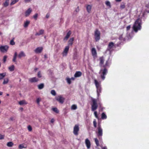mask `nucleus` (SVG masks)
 <instances>
[{
    "label": "nucleus",
    "mask_w": 149,
    "mask_h": 149,
    "mask_svg": "<svg viewBox=\"0 0 149 149\" xmlns=\"http://www.w3.org/2000/svg\"><path fill=\"white\" fill-rule=\"evenodd\" d=\"M28 130L29 131H31L32 130V127L30 125H29L28 126Z\"/></svg>",
    "instance_id": "52"
},
{
    "label": "nucleus",
    "mask_w": 149,
    "mask_h": 149,
    "mask_svg": "<svg viewBox=\"0 0 149 149\" xmlns=\"http://www.w3.org/2000/svg\"><path fill=\"white\" fill-rule=\"evenodd\" d=\"M17 52H15V54H14V56L17 57Z\"/></svg>",
    "instance_id": "58"
},
{
    "label": "nucleus",
    "mask_w": 149,
    "mask_h": 149,
    "mask_svg": "<svg viewBox=\"0 0 149 149\" xmlns=\"http://www.w3.org/2000/svg\"><path fill=\"white\" fill-rule=\"evenodd\" d=\"M94 140H95V142L97 146H98L99 145V142L98 140L97 139V138H95L94 139Z\"/></svg>",
    "instance_id": "35"
},
{
    "label": "nucleus",
    "mask_w": 149,
    "mask_h": 149,
    "mask_svg": "<svg viewBox=\"0 0 149 149\" xmlns=\"http://www.w3.org/2000/svg\"><path fill=\"white\" fill-rule=\"evenodd\" d=\"M8 79L7 78H6L4 79L3 81V84H7L8 82Z\"/></svg>",
    "instance_id": "33"
},
{
    "label": "nucleus",
    "mask_w": 149,
    "mask_h": 149,
    "mask_svg": "<svg viewBox=\"0 0 149 149\" xmlns=\"http://www.w3.org/2000/svg\"><path fill=\"white\" fill-rule=\"evenodd\" d=\"M76 11L77 12H78L79 11V7H77V8H76Z\"/></svg>",
    "instance_id": "56"
},
{
    "label": "nucleus",
    "mask_w": 149,
    "mask_h": 149,
    "mask_svg": "<svg viewBox=\"0 0 149 149\" xmlns=\"http://www.w3.org/2000/svg\"><path fill=\"white\" fill-rule=\"evenodd\" d=\"M42 49L43 48L42 47H39L36 48L34 51L36 53H39L41 52Z\"/></svg>",
    "instance_id": "15"
},
{
    "label": "nucleus",
    "mask_w": 149,
    "mask_h": 149,
    "mask_svg": "<svg viewBox=\"0 0 149 149\" xmlns=\"http://www.w3.org/2000/svg\"><path fill=\"white\" fill-rule=\"evenodd\" d=\"M44 32V30L43 29H41L40 30L39 32L36 33L35 34L36 36L38 35L39 36L41 35Z\"/></svg>",
    "instance_id": "22"
},
{
    "label": "nucleus",
    "mask_w": 149,
    "mask_h": 149,
    "mask_svg": "<svg viewBox=\"0 0 149 149\" xmlns=\"http://www.w3.org/2000/svg\"><path fill=\"white\" fill-rule=\"evenodd\" d=\"M97 93L98 96L100 95V93H101L102 90L101 87L97 88Z\"/></svg>",
    "instance_id": "26"
},
{
    "label": "nucleus",
    "mask_w": 149,
    "mask_h": 149,
    "mask_svg": "<svg viewBox=\"0 0 149 149\" xmlns=\"http://www.w3.org/2000/svg\"><path fill=\"white\" fill-rule=\"evenodd\" d=\"M19 148L20 149H22L23 148H25L26 147L24 146V145L23 144H22L19 145Z\"/></svg>",
    "instance_id": "41"
},
{
    "label": "nucleus",
    "mask_w": 149,
    "mask_h": 149,
    "mask_svg": "<svg viewBox=\"0 0 149 149\" xmlns=\"http://www.w3.org/2000/svg\"><path fill=\"white\" fill-rule=\"evenodd\" d=\"M91 6L90 5H88L86 6V10L89 13H90L91 10Z\"/></svg>",
    "instance_id": "25"
},
{
    "label": "nucleus",
    "mask_w": 149,
    "mask_h": 149,
    "mask_svg": "<svg viewBox=\"0 0 149 149\" xmlns=\"http://www.w3.org/2000/svg\"><path fill=\"white\" fill-rule=\"evenodd\" d=\"M38 88L39 89H42L44 87V84L43 83H41L38 85Z\"/></svg>",
    "instance_id": "21"
},
{
    "label": "nucleus",
    "mask_w": 149,
    "mask_h": 149,
    "mask_svg": "<svg viewBox=\"0 0 149 149\" xmlns=\"http://www.w3.org/2000/svg\"><path fill=\"white\" fill-rule=\"evenodd\" d=\"M67 81L68 84H70L71 83L70 79L69 78H67L66 79Z\"/></svg>",
    "instance_id": "50"
},
{
    "label": "nucleus",
    "mask_w": 149,
    "mask_h": 149,
    "mask_svg": "<svg viewBox=\"0 0 149 149\" xmlns=\"http://www.w3.org/2000/svg\"><path fill=\"white\" fill-rule=\"evenodd\" d=\"M49 16V15L48 14H47L46 16V17L47 18H48Z\"/></svg>",
    "instance_id": "57"
},
{
    "label": "nucleus",
    "mask_w": 149,
    "mask_h": 149,
    "mask_svg": "<svg viewBox=\"0 0 149 149\" xmlns=\"http://www.w3.org/2000/svg\"><path fill=\"white\" fill-rule=\"evenodd\" d=\"M93 125L95 127H96L97 126V123L95 120H94L93 121Z\"/></svg>",
    "instance_id": "45"
},
{
    "label": "nucleus",
    "mask_w": 149,
    "mask_h": 149,
    "mask_svg": "<svg viewBox=\"0 0 149 149\" xmlns=\"http://www.w3.org/2000/svg\"><path fill=\"white\" fill-rule=\"evenodd\" d=\"M108 72V70L107 68H104L103 69H101L99 72V73L100 74L101 77L102 79L104 80L105 79V76L107 74Z\"/></svg>",
    "instance_id": "2"
},
{
    "label": "nucleus",
    "mask_w": 149,
    "mask_h": 149,
    "mask_svg": "<svg viewBox=\"0 0 149 149\" xmlns=\"http://www.w3.org/2000/svg\"><path fill=\"white\" fill-rule=\"evenodd\" d=\"M100 31L97 29H96L94 32V36L95 40L96 42L98 41L100 39Z\"/></svg>",
    "instance_id": "3"
},
{
    "label": "nucleus",
    "mask_w": 149,
    "mask_h": 149,
    "mask_svg": "<svg viewBox=\"0 0 149 149\" xmlns=\"http://www.w3.org/2000/svg\"><path fill=\"white\" fill-rule=\"evenodd\" d=\"M114 46V43L113 42H110L108 45L107 51H109L110 52L112 51V49Z\"/></svg>",
    "instance_id": "8"
},
{
    "label": "nucleus",
    "mask_w": 149,
    "mask_h": 149,
    "mask_svg": "<svg viewBox=\"0 0 149 149\" xmlns=\"http://www.w3.org/2000/svg\"><path fill=\"white\" fill-rule=\"evenodd\" d=\"M130 28H131L130 25H129L128 26H127L126 27L127 31H128L130 30Z\"/></svg>",
    "instance_id": "53"
},
{
    "label": "nucleus",
    "mask_w": 149,
    "mask_h": 149,
    "mask_svg": "<svg viewBox=\"0 0 149 149\" xmlns=\"http://www.w3.org/2000/svg\"><path fill=\"white\" fill-rule=\"evenodd\" d=\"M69 47L68 46L66 47L63 53V56H66L69 50Z\"/></svg>",
    "instance_id": "13"
},
{
    "label": "nucleus",
    "mask_w": 149,
    "mask_h": 149,
    "mask_svg": "<svg viewBox=\"0 0 149 149\" xmlns=\"http://www.w3.org/2000/svg\"><path fill=\"white\" fill-rule=\"evenodd\" d=\"M19 103L20 105H22L23 104H26L27 103L25 100H22L20 101Z\"/></svg>",
    "instance_id": "27"
},
{
    "label": "nucleus",
    "mask_w": 149,
    "mask_h": 149,
    "mask_svg": "<svg viewBox=\"0 0 149 149\" xmlns=\"http://www.w3.org/2000/svg\"><path fill=\"white\" fill-rule=\"evenodd\" d=\"M30 22L29 21L27 20L25 22L24 25V27H27L29 24Z\"/></svg>",
    "instance_id": "32"
},
{
    "label": "nucleus",
    "mask_w": 149,
    "mask_h": 149,
    "mask_svg": "<svg viewBox=\"0 0 149 149\" xmlns=\"http://www.w3.org/2000/svg\"><path fill=\"white\" fill-rule=\"evenodd\" d=\"M25 56V55L24 52H23L22 51L18 55V57L20 58L22 57Z\"/></svg>",
    "instance_id": "23"
},
{
    "label": "nucleus",
    "mask_w": 149,
    "mask_h": 149,
    "mask_svg": "<svg viewBox=\"0 0 149 149\" xmlns=\"http://www.w3.org/2000/svg\"><path fill=\"white\" fill-rule=\"evenodd\" d=\"M119 39L120 40H124V39L123 38V35H120L119 37Z\"/></svg>",
    "instance_id": "54"
},
{
    "label": "nucleus",
    "mask_w": 149,
    "mask_h": 149,
    "mask_svg": "<svg viewBox=\"0 0 149 149\" xmlns=\"http://www.w3.org/2000/svg\"><path fill=\"white\" fill-rule=\"evenodd\" d=\"M82 75V73L79 71L76 72L74 74L75 77H80Z\"/></svg>",
    "instance_id": "16"
},
{
    "label": "nucleus",
    "mask_w": 149,
    "mask_h": 149,
    "mask_svg": "<svg viewBox=\"0 0 149 149\" xmlns=\"http://www.w3.org/2000/svg\"><path fill=\"white\" fill-rule=\"evenodd\" d=\"M38 14L37 13H36L35 15L33 16V17L36 19V20L38 16Z\"/></svg>",
    "instance_id": "49"
},
{
    "label": "nucleus",
    "mask_w": 149,
    "mask_h": 149,
    "mask_svg": "<svg viewBox=\"0 0 149 149\" xmlns=\"http://www.w3.org/2000/svg\"><path fill=\"white\" fill-rule=\"evenodd\" d=\"M79 125H76L74 127L73 133L74 134L76 135H78V132L79 131Z\"/></svg>",
    "instance_id": "7"
},
{
    "label": "nucleus",
    "mask_w": 149,
    "mask_h": 149,
    "mask_svg": "<svg viewBox=\"0 0 149 149\" xmlns=\"http://www.w3.org/2000/svg\"><path fill=\"white\" fill-rule=\"evenodd\" d=\"M14 145V143L12 142H8L7 144V146L8 147H12Z\"/></svg>",
    "instance_id": "31"
},
{
    "label": "nucleus",
    "mask_w": 149,
    "mask_h": 149,
    "mask_svg": "<svg viewBox=\"0 0 149 149\" xmlns=\"http://www.w3.org/2000/svg\"><path fill=\"white\" fill-rule=\"evenodd\" d=\"M94 114L95 117L97 119H99L98 116L97 114V113L96 111H95L94 112Z\"/></svg>",
    "instance_id": "43"
},
{
    "label": "nucleus",
    "mask_w": 149,
    "mask_h": 149,
    "mask_svg": "<svg viewBox=\"0 0 149 149\" xmlns=\"http://www.w3.org/2000/svg\"><path fill=\"white\" fill-rule=\"evenodd\" d=\"M6 75V73H0V80L2 79Z\"/></svg>",
    "instance_id": "30"
},
{
    "label": "nucleus",
    "mask_w": 149,
    "mask_h": 149,
    "mask_svg": "<svg viewBox=\"0 0 149 149\" xmlns=\"http://www.w3.org/2000/svg\"><path fill=\"white\" fill-rule=\"evenodd\" d=\"M52 110L56 113H58L59 111L56 108H52Z\"/></svg>",
    "instance_id": "38"
},
{
    "label": "nucleus",
    "mask_w": 149,
    "mask_h": 149,
    "mask_svg": "<svg viewBox=\"0 0 149 149\" xmlns=\"http://www.w3.org/2000/svg\"><path fill=\"white\" fill-rule=\"evenodd\" d=\"M7 57V56L6 55H5L3 56V63H5L6 61V59Z\"/></svg>",
    "instance_id": "42"
},
{
    "label": "nucleus",
    "mask_w": 149,
    "mask_h": 149,
    "mask_svg": "<svg viewBox=\"0 0 149 149\" xmlns=\"http://www.w3.org/2000/svg\"><path fill=\"white\" fill-rule=\"evenodd\" d=\"M10 44L12 45H14L15 44V42H14L13 39L11 40L10 41Z\"/></svg>",
    "instance_id": "48"
},
{
    "label": "nucleus",
    "mask_w": 149,
    "mask_h": 149,
    "mask_svg": "<svg viewBox=\"0 0 149 149\" xmlns=\"http://www.w3.org/2000/svg\"><path fill=\"white\" fill-rule=\"evenodd\" d=\"M146 12L148 13H149V10H146L144 12V13H145Z\"/></svg>",
    "instance_id": "59"
},
{
    "label": "nucleus",
    "mask_w": 149,
    "mask_h": 149,
    "mask_svg": "<svg viewBox=\"0 0 149 149\" xmlns=\"http://www.w3.org/2000/svg\"><path fill=\"white\" fill-rule=\"evenodd\" d=\"M41 99L40 98H37L36 100V102L38 104H39V102L40 101H41Z\"/></svg>",
    "instance_id": "47"
},
{
    "label": "nucleus",
    "mask_w": 149,
    "mask_h": 149,
    "mask_svg": "<svg viewBox=\"0 0 149 149\" xmlns=\"http://www.w3.org/2000/svg\"><path fill=\"white\" fill-rule=\"evenodd\" d=\"M85 143L87 148L89 149L91 147V144L89 140L88 139H86L85 140Z\"/></svg>",
    "instance_id": "11"
},
{
    "label": "nucleus",
    "mask_w": 149,
    "mask_h": 149,
    "mask_svg": "<svg viewBox=\"0 0 149 149\" xmlns=\"http://www.w3.org/2000/svg\"><path fill=\"white\" fill-rule=\"evenodd\" d=\"M71 34V32L70 31H69L67 33L66 36L63 39L64 40H67L69 38Z\"/></svg>",
    "instance_id": "18"
},
{
    "label": "nucleus",
    "mask_w": 149,
    "mask_h": 149,
    "mask_svg": "<svg viewBox=\"0 0 149 149\" xmlns=\"http://www.w3.org/2000/svg\"><path fill=\"white\" fill-rule=\"evenodd\" d=\"M54 119L53 118L51 120V122L52 123H53L54 122Z\"/></svg>",
    "instance_id": "61"
},
{
    "label": "nucleus",
    "mask_w": 149,
    "mask_h": 149,
    "mask_svg": "<svg viewBox=\"0 0 149 149\" xmlns=\"http://www.w3.org/2000/svg\"><path fill=\"white\" fill-rule=\"evenodd\" d=\"M8 70L10 71H13L15 69V66L14 65H12L11 66H10L8 68Z\"/></svg>",
    "instance_id": "24"
},
{
    "label": "nucleus",
    "mask_w": 149,
    "mask_h": 149,
    "mask_svg": "<svg viewBox=\"0 0 149 149\" xmlns=\"http://www.w3.org/2000/svg\"><path fill=\"white\" fill-rule=\"evenodd\" d=\"M77 108V107L76 105L73 104L72 105L71 107V109L72 110H75Z\"/></svg>",
    "instance_id": "36"
},
{
    "label": "nucleus",
    "mask_w": 149,
    "mask_h": 149,
    "mask_svg": "<svg viewBox=\"0 0 149 149\" xmlns=\"http://www.w3.org/2000/svg\"><path fill=\"white\" fill-rule=\"evenodd\" d=\"M141 28L140 19L139 18H138L135 22L132 28L135 32H137L138 31L141 29Z\"/></svg>",
    "instance_id": "1"
},
{
    "label": "nucleus",
    "mask_w": 149,
    "mask_h": 149,
    "mask_svg": "<svg viewBox=\"0 0 149 149\" xmlns=\"http://www.w3.org/2000/svg\"><path fill=\"white\" fill-rule=\"evenodd\" d=\"M101 118L102 119H106L107 118V116L104 112H103L102 113Z\"/></svg>",
    "instance_id": "29"
},
{
    "label": "nucleus",
    "mask_w": 149,
    "mask_h": 149,
    "mask_svg": "<svg viewBox=\"0 0 149 149\" xmlns=\"http://www.w3.org/2000/svg\"><path fill=\"white\" fill-rule=\"evenodd\" d=\"M3 138L4 136H3L0 134V139H3Z\"/></svg>",
    "instance_id": "55"
},
{
    "label": "nucleus",
    "mask_w": 149,
    "mask_h": 149,
    "mask_svg": "<svg viewBox=\"0 0 149 149\" xmlns=\"http://www.w3.org/2000/svg\"><path fill=\"white\" fill-rule=\"evenodd\" d=\"M44 57L45 58H47V56L46 54H45L44 55Z\"/></svg>",
    "instance_id": "62"
},
{
    "label": "nucleus",
    "mask_w": 149,
    "mask_h": 149,
    "mask_svg": "<svg viewBox=\"0 0 149 149\" xmlns=\"http://www.w3.org/2000/svg\"><path fill=\"white\" fill-rule=\"evenodd\" d=\"M105 4L107 6H109L110 8L111 7V3L109 1H106L105 2Z\"/></svg>",
    "instance_id": "37"
},
{
    "label": "nucleus",
    "mask_w": 149,
    "mask_h": 149,
    "mask_svg": "<svg viewBox=\"0 0 149 149\" xmlns=\"http://www.w3.org/2000/svg\"><path fill=\"white\" fill-rule=\"evenodd\" d=\"M9 4V1L6 0V1L3 3V6L5 7H7Z\"/></svg>",
    "instance_id": "34"
},
{
    "label": "nucleus",
    "mask_w": 149,
    "mask_h": 149,
    "mask_svg": "<svg viewBox=\"0 0 149 149\" xmlns=\"http://www.w3.org/2000/svg\"><path fill=\"white\" fill-rule=\"evenodd\" d=\"M9 48V47L7 45L1 46L0 47V51L1 52L4 53L6 52Z\"/></svg>",
    "instance_id": "6"
},
{
    "label": "nucleus",
    "mask_w": 149,
    "mask_h": 149,
    "mask_svg": "<svg viewBox=\"0 0 149 149\" xmlns=\"http://www.w3.org/2000/svg\"><path fill=\"white\" fill-rule=\"evenodd\" d=\"M94 83L96 87V88L101 87L100 83L99 82L96 80H94Z\"/></svg>",
    "instance_id": "17"
},
{
    "label": "nucleus",
    "mask_w": 149,
    "mask_h": 149,
    "mask_svg": "<svg viewBox=\"0 0 149 149\" xmlns=\"http://www.w3.org/2000/svg\"><path fill=\"white\" fill-rule=\"evenodd\" d=\"M99 60L100 62L99 64L100 67L101 68H102V66L104 64V59L103 56L99 58Z\"/></svg>",
    "instance_id": "10"
},
{
    "label": "nucleus",
    "mask_w": 149,
    "mask_h": 149,
    "mask_svg": "<svg viewBox=\"0 0 149 149\" xmlns=\"http://www.w3.org/2000/svg\"><path fill=\"white\" fill-rule=\"evenodd\" d=\"M98 131L97 133V135L100 139L102 135V129L101 128L100 125H99L98 127Z\"/></svg>",
    "instance_id": "5"
},
{
    "label": "nucleus",
    "mask_w": 149,
    "mask_h": 149,
    "mask_svg": "<svg viewBox=\"0 0 149 149\" xmlns=\"http://www.w3.org/2000/svg\"><path fill=\"white\" fill-rule=\"evenodd\" d=\"M91 53L92 56L94 58L97 57V52L95 48H93L91 49Z\"/></svg>",
    "instance_id": "14"
},
{
    "label": "nucleus",
    "mask_w": 149,
    "mask_h": 149,
    "mask_svg": "<svg viewBox=\"0 0 149 149\" xmlns=\"http://www.w3.org/2000/svg\"><path fill=\"white\" fill-rule=\"evenodd\" d=\"M109 64L108 63V61H106L105 64L104 65H103L102 66V68H107V67H109Z\"/></svg>",
    "instance_id": "28"
},
{
    "label": "nucleus",
    "mask_w": 149,
    "mask_h": 149,
    "mask_svg": "<svg viewBox=\"0 0 149 149\" xmlns=\"http://www.w3.org/2000/svg\"><path fill=\"white\" fill-rule=\"evenodd\" d=\"M19 0H14L10 3L11 5H13L18 1Z\"/></svg>",
    "instance_id": "39"
},
{
    "label": "nucleus",
    "mask_w": 149,
    "mask_h": 149,
    "mask_svg": "<svg viewBox=\"0 0 149 149\" xmlns=\"http://www.w3.org/2000/svg\"><path fill=\"white\" fill-rule=\"evenodd\" d=\"M37 76L39 78H41L42 77V75L41 74L40 71H39L37 74Z\"/></svg>",
    "instance_id": "44"
},
{
    "label": "nucleus",
    "mask_w": 149,
    "mask_h": 149,
    "mask_svg": "<svg viewBox=\"0 0 149 149\" xmlns=\"http://www.w3.org/2000/svg\"><path fill=\"white\" fill-rule=\"evenodd\" d=\"M29 81L31 83L37 82L39 80V79L36 77L29 78Z\"/></svg>",
    "instance_id": "12"
},
{
    "label": "nucleus",
    "mask_w": 149,
    "mask_h": 149,
    "mask_svg": "<svg viewBox=\"0 0 149 149\" xmlns=\"http://www.w3.org/2000/svg\"><path fill=\"white\" fill-rule=\"evenodd\" d=\"M3 93L2 92L0 91V95H2Z\"/></svg>",
    "instance_id": "64"
},
{
    "label": "nucleus",
    "mask_w": 149,
    "mask_h": 149,
    "mask_svg": "<svg viewBox=\"0 0 149 149\" xmlns=\"http://www.w3.org/2000/svg\"><path fill=\"white\" fill-rule=\"evenodd\" d=\"M125 7V5L124 4H121L120 5V8L122 9H124Z\"/></svg>",
    "instance_id": "46"
},
{
    "label": "nucleus",
    "mask_w": 149,
    "mask_h": 149,
    "mask_svg": "<svg viewBox=\"0 0 149 149\" xmlns=\"http://www.w3.org/2000/svg\"><path fill=\"white\" fill-rule=\"evenodd\" d=\"M10 120L11 121H13L14 120V118L13 117H11L10 118Z\"/></svg>",
    "instance_id": "60"
},
{
    "label": "nucleus",
    "mask_w": 149,
    "mask_h": 149,
    "mask_svg": "<svg viewBox=\"0 0 149 149\" xmlns=\"http://www.w3.org/2000/svg\"><path fill=\"white\" fill-rule=\"evenodd\" d=\"M51 93L54 96H55L56 94V93L55 90H52L51 91Z\"/></svg>",
    "instance_id": "40"
},
{
    "label": "nucleus",
    "mask_w": 149,
    "mask_h": 149,
    "mask_svg": "<svg viewBox=\"0 0 149 149\" xmlns=\"http://www.w3.org/2000/svg\"><path fill=\"white\" fill-rule=\"evenodd\" d=\"M32 11V10L31 8H29L25 13V15L26 17L28 16Z\"/></svg>",
    "instance_id": "19"
},
{
    "label": "nucleus",
    "mask_w": 149,
    "mask_h": 149,
    "mask_svg": "<svg viewBox=\"0 0 149 149\" xmlns=\"http://www.w3.org/2000/svg\"><path fill=\"white\" fill-rule=\"evenodd\" d=\"M102 149H107V147H103V148H102Z\"/></svg>",
    "instance_id": "63"
},
{
    "label": "nucleus",
    "mask_w": 149,
    "mask_h": 149,
    "mask_svg": "<svg viewBox=\"0 0 149 149\" xmlns=\"http://www.w3.org/2000/svg\"><path fill=\"white\" fill-rule=\"evenodd\" d=\"M56 99L61 104H63L64 102L65 99L61 95H60L56 97Z\"/></svg>",
    "instance_id": "9"
},
{
    "label": "nucleus",
    "mask_w": 149,
    "mask_h": 149,
    "mask_svg": "<svg viewBox=\"0 0 149 149\" xmlns=\"http://www.w3.org/2000/svg\"><path fill=\"white\" fill-rule=\"evenodd\" d=\"M92 102L93 104L92 105L91 110L92 111H94L97 109L98 106L97 104L96 100L95 99H92Z\"/></svg>",
    "instance_id": "4"
},
{
    "label": "nucleus",
    "mask_w": 149,
    "mask_h": 149,
    "mask_svg": "<svg viewBox=\"0 0 149 149\" xmlns=\"http://www.w3.org/2000/svg\"><path fill=\"white\" fill-rule=\"evenodd\" d=\"M74 40V38H70L68 42V45L69 46H72L73 44V41Z\"/></svg>",
    "instance_id": "20"
},
{
    "label": "nucleus",
    "mask_w": 149,
    "mask_h": 149,
    "mask_svg": "<svg viewBox=\"0 0 149 149\" xmlns=\"http://www.w3.org/2000/svg\"><path fill=\"white\" fill-rule=\"evenodd\" d=\"M17 57H16V56H13V62H16V59Z\"/></svg>",
    "instance_id": "51"
}]
</instances>
